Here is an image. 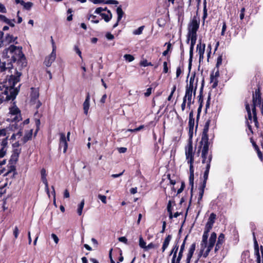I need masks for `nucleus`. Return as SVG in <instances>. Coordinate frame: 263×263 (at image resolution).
I'll list each match as a JSON object with an SVG mask.
<instances>
[{
	"label": "nucleus",
	"mask_w": 263,
	"mask_h": 263,
	"mask_svg": "<svg viewBox=\"0 0 263 263\" xmlns=\"http://www.w3.org/2000/svg\"><path fill=\"white\" fill-rule=\"evenodd\" d=\"M22 49V47H20L11 45L9 48L4 50L3 53L4 55H7L8 52L12 54L11 62L7 64L6 63V70L13 68L12 62H17V66L20 70L27 66V60Z\"/></svg>",
	"instance_id": "nucleus-1"
},
{
	"label": "nucleus",
	"mask_w": 263,
	"mask_h": 263,
	"mask_svg": "<svg viewBox=\"0 0 263 263\" xmlns=\"http://www.w3.org/2000/svg\"><path fill=\"white\" fill-rule=\"evenodd\" d=\"M22 73L15 69L14 74L7 76L6 81L4 82V87L5 88L4 93L6 95L7 100H14L20 91L21 84L17 87H14L16 83L20 81V77Z\"/></svg>",
	"instance_id": "nucleus-2"
},
{
	"label": "nucleus",
	"mask_w": 263,
	"mask_h": 263,
	"mask_svg": "<svg viewBox=\"0 0 263 263\" xmlns=\"http://www.w3.org/2000/svg\"><path fill=\"white\" fill-rule=\"evenodd\" d=\"M185 155L186 160L187 163L190 165V176L189 178V185L191 186V197L193 196V191L194 189V155L195 153L193 152V147L192 142L187 143L185 147Z\"/></svg>",
	"instance_id": "nucleus-3"
},
{
	"label": "nucleus",
	"mask_w": 263,
	"mask_h": 263,
	"mask_svg": "<svg viewBox=\"0 0 263 263\" xmlns=\"http://www.w3.org/2000/svg\"><path fill=\"white\" fill-rule=\"evenodd\" d=\"M213 142H200V145L199 146V149L198 153L199 154L200 150L201 149V159L202 163L206 164L205 166L209 165L211 166V163L213 158V155L212 152H209V146H212Z\"/></svg>",
	"instance_id": "nucleus-4"
},
{
	"label": "nucleus",
	"mask_w": 263,
	"mask_h": 263,
	"mask_svg": "<svg viewBox=\"0 0 263 263\" xmlns=\"http://www.w3.org/2000/svg\"><path fill=\"white\" fill-rule=\"evenodd\" d=\"M245 107L247 111L248 114V118L247 120L246 123L247 125L248 128L249 130L250 131V132L253 134V129L252 128L251 125H250V123H252V121L254 122L255 126L256 128H259V123L258 121L257 116V111L256 108L255 107H252V113H251V110L250 106V104L246 101L245 102Z\"/></svg>",
	"instance_id": "nucleus-5"
},
{
	"label": "nucleus",
	"mask_w": 263,
	"mask_h": 263,
	"mask_svg": "<svg viewBox=\"0 0 263 263\" xmlns=\"http://www.w3.org/2000/svg\"><path fill=\"white\" fill-rule=\"evenodd\" d=\"M263 99L261 98V86L259 84L256 86L255 91L252 93V107L256 108V106L262 104Z\"/></svg>",
	"instance_id": "nucleus-6"
},
{
	"label": "nucleus",
	"mask_w": 263,
	"mask_h": 263,
	"mask_svg": "<svg viewBox=\"0 0 263 263\" xmlns=\"http://www.w3.org/2000/svg\"><path fill=\"white\" fill-rule=\"evenodd\" d=\"M200 18L197 16H194L188 24L187 34L197 35V32L199 28Z\"/></svg>",
	"instance_id": "nucleus-7"
},
{
	"label": "nucleus",
	"mask_w": 263,
	"mask_h": 263,
	"mask_svg": "<svg viewBox=\"0 0 263 263\" xmlns=\"http://www.w3.org/2000/svg\"><path fill=\"white\" fill-rule=\"evenodd\" d=\"M197 39V35H191V34H187V39H186V43L189 44L190 43V41H191V45L190 48V59H189V73L190 72L191 66H192V61L193 55V50L194 47L196 44V40ZM189 74H188V76Z\"/></svg>",
	"instance_id": "nucleus-8"
},
{
	"label": "nucleus",
	"mask_w": 263,
	"mask_h": 263,
	"mask_svg": "<svg viewBox=\"0 0 263 263\" xmlns=\"http://www.w3.org/2000/svg\"><path fill=\"white\" fill-rule=\"evenodd\" d=\"M9 114L14 117L11 119L12 122H18L22 120L21 111L17 107L16 103L13 102V105L9 108Z\"/></svg>",
	"instance_id": "nucleus-9"
},
{
	"label": "nucleus",
	"mask_w": 263,
	"mask_h": 263,
	"mask_svg": "<svg viewBox=\"0 0 263 263\" xmlns=\"http://www.w3.org/2000/svg\"><path fill=\"white\" fill-rule=\"evenodd\" d=\"M211 121V120L210 118H209L206 120V121L205 122V123L204 124L202 133L201 135V140L200 141V142H201V143L213 142L212 140L214 139V138L215 137L214 134H213L212 135V137L210 139V141H209V135H208V131H209V126H210Z\"/></svg>",
	"instance_id": "nucleus-10"
},
{
	"label": "nucleus",
	"mask_w": 263,
	"mask_h": 263,
	"mask_svg": "<svg viewBox=\"0 0 263 263\" xmlns=\"http://www.w3.org/2000/svg\"><path fill=\"white\" fill-rule=\"evenodd\" d=\"M196 73L194 72L192 74L191 77L190 79L189 85H187L185 88L186 90H190V91H193L194 97L196 95V92L197 88V83L198 79L197 78L196 80L195 83L194 84L195 78Z\"/></svg>",
	"instance_id": "nucleus-11"
},
{
	"label": "nucleus",
	"mask_w": 263,
	"mask_h": 263,
	"mask_svg": "<svg viewBox=\"0 0 263 263\" xmlns=\"http://www.w3.org/2000/svg\"><path fill=\"white\" fill-rule=\"evenodd\" d=\"M216 219V215L212 213L208 219V222H206L204 230H206L207 231H210L212 229L214 223H215V220Z\"/></svg>",
	"instance_id": "nucleus-12"
},
{
	"label": "nucleus",
	"mask_w": 263,
	"mask_h": 263,
	"mask_svg": "<svg viewBox=\"0 0 263 263\" xmlns=\"http://www.w3.org/2000/svg\"><path fill=\"white\" fill-rule=\"evenodd\" d=\"M59 148L63 147V152L65 153L68 148V143L67 142L65 134L64 133H60Z\"/></svg>",
	"instance_id": "nucleus-13"
},
{
	"label": "nucleus",
	"mask_w": 263,
	"mask_h": 263,
	"mask_svg": "<svg viewBox=\"0 0 263 263\" xmlns=\"http://www.w3.org/2000/svg\"><path fill=\"white\" fill-rule=\"evenodd\" d=\"M30 93V102L33 104H35L39 97V90L38 88L31 87Z\"/></svg>",
	"instance_id": "nucleus-14"
},
{
	"label": "nucleus",
	"mask_w": 263,
	"mask_h": 263,
	"mask_svg": "<svg viewBox=\"0 0 263 263\" xmlns=\"http://www.w3.org/2000/svg\"><path fill=\"white\" fill-rule=\"evenodd\" d=\"M56 58V51H52L51 53L48 57H46L44 62L47 67H50Z\"/></svg>",
	"instance_id": "nucleus-15"
},
{
	"label": "nucleus",
	"mask_w": 263,
	"mask_h": 263,
	"mask_svg": "<svg viewBox=\"0 0 263 263\" xmlns=\"http://www.w3.org/2000/svg\"><path fill=\"white\" fill-rule=\"evenodd\" d=\"M193 93V91H190V90H186L185 96H184L183 99H185V101H187V107L189 108H191V106L192 104H193L194 102V99L192 100V94Z\"/></svg>",
	"instance_id": "nucleus-16"
},
{
	"label": "nucleus",
	"mask_w": 263,
	"mask_h": 263,
	"mask_svg": "<svg viewBox=\"0 0 263 263\" xmlns=\"http://www.w3.org/2000/svg\"><path fill=\"white\" fill-rule=\"evenodd\" d=\"M214 245H211L210 243H209V245L208 246L206 250L205 251L204 253H203V247L202 248V249H201L198 254V257L197 260L196 261L195 263H197L199 260V259L201 257L202 255H203V257L206 258L210 253V252L211 251V250L213 249Z\"/></svg>",
	"instance_id": "nucleus-17"
},
{
	"label": "nucleus",
	"mask_w": 263,
	"mask_h": 263,
	"mask_svg": "<svg viewBox=\"0 0 263 263\" xmlns=\"http://www.w3.org/2000/svg\"><path fill=\"white\" fill-rule=\"evenodd\" d=\"M196 243L193 242L189 247L186 256V259L189 261H191V259L193 257L194 252L196 249Z\"/></svg>",
	"instance_id": "nucleus-18"
},
{
	"label": "nucleus",
	"mask_w": 263,
	"mask_h": 263,
	"mask_svg": "<svg viewBox=\"0 0 263 263\" xmlns=\"http://www.w3.org/2000/svg\"><path fill=\"white\" fill-rule=\"evenodd\" d=\"M84 113L87 115L88 114V110L90 106V94L89 92H87L86 94L85 101L83 104Z\"/></svg>",
	"instance_id": "nucleus-19"
},
{
	"label": "nucleus",
	"mask_w": 263,
	"mask_h": 263,
	"mask_svg": "<svg viewBox=\"0 0 263 263\" xmlns=\"http://www.w3.org/2000/svg\"><path fill=\"white\" fill-rule=\"evenodd\" d=\"M204 85V78H202V82H201V85L199 91V95L198 96V102L199 103V105H202L203 103V87Z\"/></svg>",
	"instance_id": "nucleus-20"
},
{
	"label": "nucleus",
	"mask_w": 263,
	"mask_h": 263,
	"mask_svg": "<svg viewBox=\"0 0 263 263\" xmlns=\"http://www.w3.org/2000/svg\"><path fill=\"white\" fill-rule=\"evenodd\" d=\"M178 5L175 8V10L177 11V15L179 17L184 15V3L183 1L181 2H177Z\"/></svg>",
	"instance_id": "nucleus-21"
},
{
	"label": "nucleus",
	"mask_w": 263,
	"mask_h": 263,
	"mask_svg": "<svg viewBox=\"0 0 263 263\" xmlns=\"http://www.w3.org/2000/svg\"><path fill=\"white\" fill-rule=\"evenodd\" d=\"M253 241H254V253L256 256V257H261L259 254V247L257 241L255 234L254 232H253Z\"/></svg>",
	"instance_id": "nucleus-22"
},
{
	"label": "nucleus",
	"mask_w": 263,
	"mask_h": 263,
	"mask_svg": "<svg viewBox=\"0 0 263 263\" xmlns=\"http://www.w3.org/2000/svg\"><path fill=\"white\" fill-rule=\"evenodd\" d=\"M210 167H211V166H209V165L205 166V170L204 172L203 176V180L202 181V183L200 185V186L205 187L206 181L208 179V176H209Z\"/></svg>",
	"instance_id": "nucleus-23"
},
{
	"label": "nucleus",
	"mask_w": 263,
	"mask_h": 263,
	"mask_svg": "<svg viewBox=\"0 0 263 263\" xmlns=\"http://www.w3.org/2000/svg\"><path fill=\"white\" fill-rule=\"evenodd\" d=\"M17 39V37H14L13 35L7 33L4 38V41L7 44H10L12 42H14L15 44H17V42L16 41Z\"/></svg>",
	"instance_id": "nucleus-24"
},
{
	"label": "nucleus",
	"mask_w": 263,
	"mask_h": 263,
	"mask_svg": "<svg viewBox=\"0 0 263 263\" xmlns=\"http://www.w3.org/2000/svg\"><path fill=\"white\" fill-rule=\"evenodd\" d=\"M172 238V235L169 234L166 236V237L164 239V240L163 242L162 246L161 248L162 252H164L165 251V250L166 249V248L168 247Z\"/></svg>",
	"instance_id": "nucleus-25"
},
{
	"label": "nucleus",
	"mask_w": 263,
	"mask_h": 263,
	"mask_svg": "<svg viewBox=\"0 0 263 263\" xmlns=\"http://www.w3.org/2000/svg\"><path fill=\"white\" fill-rule=\"evenodd\" d=\"M252 146L254 149V150L256 151L257 154V156L259 158V159L261 161H263V152L260 151L259 146L257 145L255 142H252Z\"/></svg>",
	"instance_id": "nucleus-26"
},
{
	"label": "nucleus",
	"mask_w": 263,
	"mask_h": 263,
	"mask_svg": "<svg viewBox=\"0 0 263 263\" xmlns=\"http://www.w3.org/2000/svg\"><path fill=\"white\" fill-rule=\"evenodd\" d=\"M210 231H207L206 230H204L203 235H202V244L201 247H203L204 249L207 245L208 243V238L209 236V233Z\"/></svg>",
	"instance_id": "nucleus-27"
},
{
	"label": "nucleus",
	"mask_w": 263,
	"mask_h": 263,
	"mask_svg": "<svg viewBox=\"0 0 263 263\" xmlns=\"http://www.w3.org/2000/svg\"><path fill=\"white\" fill-rule=\"evenodd\" d=\"M95 4L103 3L105 4H118L119 2L116 0H93Z\"/></svg>",
	"instance_id": "nucleus-28"
},
{
	"label": "nucleus",
	"mask_w": 263,
	"mask_h": 263,
	"mask_svg": "<svg viewBox=\"0 0 263 263\" xmlns=\"http://www.w3.org/2000/svg\"><path fill=\"white\" fill-rule=\"evenodd\" d=\"M189 128H194L195 125V119L194 118V111L192 110L189 114Z\"/></svg>",
	"instance_id": "nucleus-29"
},
{
	"label": "nucleus",
	"mask_w": 263,
	"mask_h": 263,
	"mask_svg": "<svg viewBox=\"0 0 263 263\" xmlns=\"http://www.w3.org/2000/svg\"><path fill=\"white\" fill-rule=\"evenodd\" d=\"M32 137V130L31 129L28 133H26L22 139V141L24 144L26 143L28 141L31 140Z\"/></svg>",
	"instance_id": "nucleus-30"
},
{
	"label": "nucleus",
	"mask_w": 263,
	"mask_h": 263,
	"mask_svg": "<svg viewBox=\"0 0 263 263\" xmlns=\"http://www.w3.org/2000/svg\"><path fill=\"white\" fill-rule=\"evenodd\" d=\"M101 16L106 22H108L111 19L112 15L110 10H107V14L103 13L101 14Z\"/></svg>",
	"instance_id": "nucleus-31"
},
{
	"label": "nucleus",
	"mask_w": 263,
	"mask_h": 263,
	"mask_svg": "<svg viewBox=\"0 0 263 263\" xmlns=\"http://www.w3.org/2000/svg\"><path fill=\"white\" fill-rule=\"evenodd\" d=\"M210 83H213L212 85L213 88H215L218 85V79L215 78L213 72L210 74Z\"/></svg>",
	"instance_id": "nucleus-32"
},
{
	"label": "nucleus",
	"mask_w": 263,
	"mask_h": 263,
	"mask_svg": "<svg viewBox=\"0 0 263 263\" xmlns=\"http://www.w3.org/2000/svg\"><path fill=\"white\" fill-rule=\"evenodd\" d=\"M205 44H201V42L197 45V50L199 54H204L205 50Z\"/></svg>",
	"instance_id": "nucleus-33"
},
{
	"label": "nucleus",
	"mask_w": 263,
	"mask_h": 263,
	"mask_svg": "<svg viewBox=\"0 0 263 263\" xmlns=\"http://www.w3.org/2000/svg\"><path fill=\"white\" fill-rule=\"evenodd\" d=\"M116 11L118 15V22H120L124 15V12L123 11L121 6H119L117 8Z\"/></svg>",
	"instance_id": "nucleus-34"
},
{
	"label": "nucleus",
	"mask_w": 263,
	"mask_h": 263,
	"mask_svg": "<svg viewBox=\"0 0 263 263\" xmlns=\"http://www.w3.org/2000/svg\"><path fill=\"white\" fill-rule=\"evenodd\" d=\"M203 16L202 20L203 21V23L204 22L205 20L208 16V10L206 9V0L203 1Z\"/></svg>",
	"instance_id": "nucleus-35"
},
{
	"label": "nucleus",
	"mask_w": 263,
	"mask_h": 263,
	"mask_svg": "<svg viewBox=\"0 0 263 263\" xmlns=\"http://www.w3.org/2000/svg\"><path fill=\"white\" fill-rule=\"evenodd\" d=\"M20 152L17 149H14L13 150V154L11 156V158L10 160V162L12 161L13 159V157H15V159H14V161L16 162L18 160V158L19 157Z\"/></svg>",
	"instance_id": "nucleus-36"
},
{
	"label": "nucleus",
	"mask_w": 263,
	"mask_h": 263,
	"mask_svg": "<svg viewBox=\"0 0 263 263\" xmlns=\"http://www.w3.org/2000/svg\"><path fill=\"white\" fill-rule=\"evenodd\" d=\"M41 180H42V182H43V183L45 184V191H46V192H47V194L48 195V196H50L49 190V187H48V181H47V178H46V176L42 177H41Z\"/></svg>",
	"instance_id": "nucleus-37"
},
{
	"label": "nucleus",
	"mask_w": 263,
	"mask_h": 263,
	"mask_svg": "<svg viewBox=\"0 0 263 263\" xmlns=\"http://www.w3.org/2000/svg\"><path fill=\"white\" fill-rule=\"evenodd\" d=\"M8 171L4 174V176H8L10 173L11 172H13V174H15L16 173L15 172L16 171V168H15V166L13 165H10L9 166H8Z\"/></svg>",
	"instance_id": "nucleus-38"
},
{
	"label": "nucleus",
	"mask_w": 263,
	"mask_h": 263,
	"mask_svg": "<svg viewBox=\"0 0 263 263\" xmlns=\"http://www.w3.org/2000/svg\"><path fill=\"white\" fill-rule=\"evenodd\" d=\"M202 106H203L202 105H199V107L197 109V115L196 116V130L197 129V127H198V122L199 120L200 116V114L201 112V109H202Z\"/></svg>",
	"instance_id": "nucleus-39"
},
{
	"label": "nucleus",
	"mask_w": 263,
	"mask_h": 263,
	"mask_svg": "<svg viewBox=\"0 0 263 263\" xmlns=\"http://www.w3.org/2000/svg\"><path fill=\"white\" fill-rule=\"evenodd\" d=\"M205 187L200 186L199 187V192L198 198V203H200V201L202 200L204 192Z\"/></svg>",
	"instance_id": "nucleus-40"
},
{
	"label": "nucleus",
	"mask_w": 263,
	"mask_h": 263,
	"mask_svg": "<svg viewBox=\"0 0 263 263\" xmlns=\"http://www.w3.org/2000/svg\"><path fill=\"white\" fill-rule=\"evenodd\" d=\"M216 238H217L216 233L215 232H213L211 234V236L210 237L209 243H210L211 245H215Z\"/></svg>",
	"instance_id": "nucleus-41"
},
{
	"label": "nucleus",
	"mask_w": 263,
	"mask_h": 263,
	"mask_svg": "<svg viewBox=\"0 0 263 263\" xmlns=\"http://www.w3.org/2000/svg\"><path fill=\"white\" fill-rule=\"evenodd\" d=\"M167 211L169 214V218L170 219L173 218V208L172 207L171 202V201H169L167 205Z\"/></svg>",
	"instance_id": "nucleus-42"
},
{
	"label": "nucleus",
	"mask_w": 263,
	"mask_h": 263,
	"mask_svg": "<svg viewBox=\"0 0 263 263\" xmlns=\"http://www.w3.org/2000/svg\"><path fill=\"white\" fill-rule=\"evenodd\" d=\"M84 206V199H83L78 205L77 213L79 216L82 215V210Z\"/></svg>",
	"instance_id": "nucleus-43"
},
{
	"label": "nucleus",
	"mask_w": 263,
	"mask_h": 263,
	"mask_svg": "<svg viewBox=\"0 0 263 263\" xmlns=\"http://www.w3.org/2000/svg\"><path fill=\"white\" fill-rule=\"evenodd\" d=\"M144 28V26H141L139 27L137 29H136L133 31V34L135 35L141 34Z\"/></svg>",
	"instance_id": "nucleus-44"
},
{
	"label": "nucleus",
	"mask_w": 263,
	"mask_h": 263,
	"mask_svg": "<svg viewBox=\"0 0 263 263\" xmlns=\"http://www.w3.org/2000/svg\"><path fill=\"white\" fill-rule=\"evenodd\" d=\"M178 250H179V245H177V243L174 244L173 248L170 252L169 256L172 255V254H173V253H177Z\"/></svg>",
	"instance_id": "nucleus-45"
},
{
	"label": "nucleus",
	"mask_w": 263,
	"mask_h": 263,
	"mask_svg": "<svg viewBox=\"0 0 263 263\" xmlns=\"http://www.w3.org/2000/svg\"><path fill=\"white\" fill-rule=\"evenodd\" d=\"M139 245L141 248L145 250L146 247V242H145L143 237L141 236L139 237Z\"/></svg>",
	"instance_id": "nucleus-46"
},
{
	"label": "nucleus",
	"mask_w": 263,
	"mask_h": 263,
	"mask_svg": "<svg viewBox=\"0 0 263 263\" xmlns=\"http://www.w3.org/2000/svg\"><path fill=\"white\" fill-rule=\"evenodd\" d=\"M139 65L141 66L146 67L148 66H153V65L151 62H148L147 60H143L140 61Z\"/></svg>",
	"instance_id": "nucleus-47"
},
{
	"label": "nucleus",
	"mask_w": 263,
	"mask_h": 263,
	"mask_svg": "<svg viewBox=\"0 0 263 263\" xmlns=\"http://www.w3.org/2000/svg\"><path fill=\"white\" fill-rule=\"evenodd\" d=\"M211 94L210 92L209 93L208 97L206 102L205 104V112L206 113L208 109L210 107V103H211Z\"/></svg>",
	"instance_id": "nucleus-48"
},
{
	"label": "nucleus",
	"mask_w": 263,
	"mask_h": 263,
	"mask_svg": "<svg viewBox=\"0 0 263 263\" xmlns=\"http://www.w3.org/2000/svg\"><path fill=\"white\" fill-rule=\"evenodd\" d=\"M222 61V55L221 54V55H219L217 59V62H216V67L217 69H219L220 66L221 65Z\"/></svg>",
	"instance_id": "nucleus-49"
},
{
	"label": "nucleus",
	"mask_w": 263,
	"mask_h": 263,
	"mask_svg": "<svg viewBox=\"0 0 263 263\" xmlns=\"http://www.w3.org/2000/svg\"><path fill=\"white\" fill-rule=\"evenodd\" d=\"M124 58L126 61L129 62H132L135 59L133 55L129 54H125L124 55Z\"/></svg>",
	"instance_id": "nucleus-50"
},
{
	"label": "nucleus",
	"mask_w": 263,
	"mask_h": 263,
	"mask_svg": "<svg viewBox=\"0 0 263 263\" xmlns=\"http://www.w3.org/2000/svg\"><path fill=\"white\" fill-rule=\"evenodd\" d=\"M97 16L96 15H93L92 14H89L88 15V20H90V18H92L91 22L93 23L97 24L99 22V20L96 19Z\"/></svg>",
	"instance_id": "nucleus-51"
},
{
	"label": "nucleus",
	"mask_w": 263,
	"mask_h": 263,
	"mask_svg": "<svg viewBox=\"0 0 263 263\" xmlns=\"http://www.w3.org/2000/svg\"><path fill=\"white\" fill-rule=\"evenodd\" d=\"M224 238V234L223 233H220L218 237V240L217 242H219L222 245L225 240Z\"/></svg>",
	"instance_id": "nucleus-52"
},
{
	"label": "nucleus",
	"mask_w": 263,
	"mask_h": 263,
	"mask_svg": "<svg viewBox=\"0 0 263 263\" xmlns=\"http://www.w3.org/2000/svg\"><path fill=\"white\" fill-rule=\"evenodd\" d=\"M23 6L26 10H30L33 6V3L31 2H24Z\"/></svg>",
	"instance_id": "nucleus-53"
},
{
	"label": "nucleus",
	"mask_w": 263,
	"mask_h": 263,
	"mask_svg": "<svg viewBox=\"0 0 263 263\" xmlns=\"http://www.w3.org/2000/svg\"><path fill=\"white\" fill-rule=\"evenodd\" d=\"M157 23L160 27H164L165 24V21L162 18H158Z\"/></svg>",
	"instance_id": "nucleus-54"
},
{
	"label": "nucleus",
	"mask_w": 263,
	"mask_h": 263,
	"mask_svg": "<svg viewBox=\"0 0 263 263\" xmlns=\"http://www.w3.org/2000/svg\"><path fill=\"white\" fill-rule=\"evenodd\" d=\"M1 145L2 146V148H4V149H5V148L8 145V137L3 139Z\"/></svg>",
	"instance_id": "nucleus-55"
},
{
	"label": "nucleus",
	"mask_w": 263,
	"mask_h": 263,
	"mask_svg": "<svg viewBox=\"0 0 263 263\" xmlns=\"http://www.w3.org/2000/svg\"><path fill=\"white\" fill-rule=\"evenodd\" d=\"M193 129L194 128H189V138L188 140V143H190V141L192 142V137L193 136Z\"/></svg>",
	"instance_id": "nucleus-56"
},
{
	"label": "nucleus",
	"mask_w": 263,
	"mask_h": 263,
	"mask_svg": "<svg viewBox=\"0 0 263 263\" xmlns=\"http://www.w3.org/2000/svg\"><path fill=\"white\" fill-rule=\"evenodd\" d=\"M13 235L15 239L17 238L19 234V230L17 226H15L13 232Z\"/></svg>",
	"instance_id": "nucleus-57"
},
{
	"label": "nucleus",
	"mask_w": 263,
	"mask_h": 263,
	"mask_svg": "<svg viewBox=\"0 0 263 263\" xmlns=\"http://www.w3.org/2000/svg\"><path fill=\"white\" fill-rule=\"evenodd\" d=\"M185 186V185L184 182V181H182L181 182V186H180V187L177 191V195L179 194H180L181 192H182V191L184 189Z\"/></svg>",
	"instance_id": "nucleus-58"
},
{
	"label": "nucleus",
	"mask_w": 263,
	"mask_h": 263,
	"mask_svg": "<svg viewBox=\"0 0 263 263\" xmlns=\"http://www.w3.org/2000/svg\"><path fill=\"white\" fill-rule=\"evenodd\" d=\"M227 29V24L226 22H223L222 23V30L221 32V35L223 36L225 34V32Z\"/></svg>",
	"instance_id": "nucleus-59"
},
{
	"label": "nucleus",
	"mask_w": 263,
	"mask_h": 263,
	"mask_svg": "<svg viewBox=\"0 0 263 263\" xmlns=\"http://www.w3.org/2000/svg\"><path fill=\"white\" fill-rule=\"evenodd\" d=\"M98 198L101 200V201L103 203H105V204L106 203L107 201H106V196L102 195H101V194H99L98 195Z\"/></svg>",
	"instance_id": "nucleus-60"
},
{
	"label": "nucleus",
	"mask_w": 263,
	"mask_h": 263,
	"mask_svg": "<svg viewBox=\"0 0 263 263\" xmlns=\"http://www.w3.org/2000/svg\"><path fill=\"white\" fill-rule=\"evenodd\" d=\"M0 21L4 22L7 24V22H9V19L7 18L5 15L0 14Z\"/></svg>",
	"instance_id": "nucleus-61"
},
{
	"label": "nucleus",
	"mask_w": 263,
	"mask_h": 263,
	"mask_svg": "<svg viewBox=\"0 0 263 263\" xmlns=\"http://www.w3.org/2000/svg\"><path fill=\"white\" fill-rule=\"evenodd\" d=\"M163 66V72L164 73H167L168 71V67H167V62H164Z\"/></svg>",
	"instance_id": "nucleus-62"
},
{
	"label": "nucleus",
	"mask_w": 263,
	"mask_h": 263,
	"mask_svg": "<svg viewBox=\"0 0 263 263\" xmlns=\"http://www.w3.org/2000/svg\"><path fill=\"white\" fill-rule=\"evenodd\" d=\"M105 36L108 40H112L115 38L114 35L110 32H107Z\"/></svg>",
	"instance_id": "nucleus-63"
},
{
	"label": "nucleus",
	"mask_w": 263,
	"mask_h": 263,
	"mask_svg": "<svg viewBox=\"0 0 263 263\" xmlns=\"http://www.w3.org/2000/svg\"><path fill=\"white\" fill-rule=\"evenodd\" d=\"M152 91V87L148 88L146 89V91L144 93V96L145 97H149L151 95Z\"/></svg>",
	"instance_id": "nucleus-64"
}]
</instances>
